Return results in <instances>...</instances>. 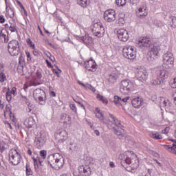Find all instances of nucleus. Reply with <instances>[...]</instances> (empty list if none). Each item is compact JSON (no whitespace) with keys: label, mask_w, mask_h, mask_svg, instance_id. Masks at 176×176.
I'll return each instance as SVG.
<instances>
[{"label":"nucleus","mask_w":176,"mask_h":176,"mask_svg":"<svg viewBox=\"0 0 176 176\" xmlns=\"http://www.w3.org/2000/svg\"><path fill=\"white\" fill-rule=\"evenodd\" d=\"M55 138L58 144H63L67 141L68 138V133L64 129H59L55 134Z\"/></svg>","instance_id":"f8f14e48"},{"label":"nucleus","mask_w":176,"mask_h":176,"mask_svg":"<svg viewBox=\"0 0 176 176\" xmlns=\"http://www.w3.org/2000/svg\"><path fill=\"white\" fill-rule=\"evenodd\" d=\"M122 53L124 57L128 60H134L135 58V51L134 47L131 45H126L122 50Z\"/></svg>","instance_id":"9d476101"},{"label":"nucleus","mask_w":176,"mask_h":176,"mask_svg":"<svg viewBox=\"0 0 176 176\" xmlns=\"http://www.w3.org/2000/svg\"><path fill=\"white\" fill-rule=\"evenodd\" d=\"M59 123L60 126H62L65 129H67V127H69L72 123L71 117L66 113L61 114L59 120Z\"/></svg>","instance_id":"4468645a"},{"label":"nucleus","mask_w":176,"mask_h":176,"mask_svg":"<svg viewBox=\"0 0 176 176\" xmlns=\"http://www.w3.org/2000/svg\"><path fill=\"white\" fill-rule=\"evenodd\" d=\"M160 107L168 109L169 107H171V102L168 100H166L164 98H160Z\"/></svg>","instance_id":"2f4dec72"},{"label":"nucleus","mask_w":176,"mask_h":176,"mask_svg":"<svg viewBox=\"0 0 176 176\" xmlns=\"http://www.w3.org/2000/svg\"><path fill=\"white\" fill-rule=\"evenodd\" d=\"M104 19L107 23H113L116 20V12L113 10H109L104 12Z\"/></svg>","instance_id":"dca6fc26"},{"label":"nucleus","mask_w":176,"mask_h":176,"mask_svg":"<svg viewBox=\"0 0 176 176\" xmlns=\"http://www.w3.org/2000/svg\"><path fill=\"white\" fill-rule=\"evenodd\" d=\"M18 72H19L20 74H23V67H19L18 68Z\"/></svg>","instance_id":"338daca9"},{"label":"nucleus","mask_w":176,"mask_h":176,"mask_svg":"<svg viewBox=\"0 0 176 176\" xmlns=\"http://www.w3.org/2000/svg\"><path fill=\"white\" fill-rule=\"evenodd\" d=\"M131 104L134 108H141L144 105V100L140 97L132 98Z\"/></svg>","instance_id":"b1692460"},{"label":"nucleus","mask_w":176,"mask_h":176,"mask_svg":"<svg viewBox=\"0 0 176 176\" xmlns=\"http://www.w3.org/2000/svg\"><path fill=\"white\" fill-rule=\"evenodd\" d=\"M34 109V104L29 103L28 104V108L26 109L27 112H31Z\"/></svg>","instance_id":"a18cd8bd"},{"label":"nucleus","mask_w":176,"mask_h":176,"mask_svg":"<svg viewBox=\"0 0 176 176\" xmlns=\"http://www.w3.org/2000/svg\"><path fill=\"white\" fill-rule=\"evenodd\" d=\"M170 131V128L166 127L164 129V130L162 131V134H168V132Z\"/></svg>","instance_id":"3c124183"},{"label":"nucleus","mask_w":176,"mask_h":176,"mask_svg":"<svg viewBox=\"0 0 176 176\" xmlns=\"http://www.w3.org/2000/svg\"><path fill=\"white\" fill-rule=\"evenodd\" d=\"M4 123L8 126V127H9L12 130V124H10V123H9L8 121H5Z\"/></svg>","instance_id":"680f3d73"},{"label":"nucleus","mask_w":176,"mask_h":176,"mask_svg":"<svg viewBox=\"0 0 176 176\" xmlns=\"http://www.w3.org/2000/svg\"><path fill=\"white\" fill-rule=\"evenodd\" d=\"M12 115V110L10 109V104H7L4 111V116H10Z\"/></svg>","instance_id":"c9c22d12"},{"label":"nucleus","mask_w":176,"mask_h":176,"mask_svg":"<svg viewBox=\"0 0 176 176\" xmlns=\"http://www.w3.org/2000/svg\"><path fill=\"white\" fill-rule=\"evenodd\" d=\"M119 78V75L116 73H111L108 78V80L109 83H111V85H113L116 83V81Z\"/></svg>","instance_id":"c85d7f7f"},{"label":"nucleus","mask_w":176,"mask_h":176,"mask_svg":"<svg viewBox=\"0 0 176 176\" xmlns=\"http://www.w3.org/2000/svg\"><path fill=\"white\" fill-rule=\"evenodd\" d=\"M8 53L10 56L14 57L15 56H19L20 54V44L16 40H12L8 43Z\"/></svg>","instance_id":"423d86ee"},{"label":"nucleus","mask_w":176,"mask_h":176,"mask_svg":"<svg viewBox=\"0 0 176 176\" xmlns=\"http://www.w3.org/2000/svg\"><path fill=\"white\" fill-rule=\"evenodd\" d=\"M139 45L140 47H149L152 45V41L148 37H143L139 40Z\"/></svg>","instance_id":"5701e85b"},{"label":"nucleus","mask_w":176,"mask_h":176,"mask_svg":"<svg viewBox=\"0 0 176 176\" xmlns=\"http://www.w3.org/2000/svg\"><path fill=\"white\" fill-rule=\"evenodd\" d=\"M0 82L1 83H3L5 80H6V74L3 73V72H0Z\"/></svg>","instance_id":"58836bf2"},{"label":"nucleus","mask_w":176,"mask_h":176,"mask_svg":"<svg viewBox=\"0 0 176 176\" xmlns=\"http://www.w3.org/2000/svg\"><path fill=\"white\" fill-rule=\"evenodd\" d=\"M26 42L32 49H35V44L30 38H27Z\"/></svg>","instance_id":"37998d69"},{"label":"nucleus","mask_w":176,"mask_h":176,"mask_svg":"<svg viewBox=\"0 0 176 176\" xmlns=\"http://www.w3.org/2000/svg\"><path fill=\"white\" fill-rule=\"evenodd\" d=\"M5 3L6 5V16L10 17V19H13V17H14V12L13 11V10H12L10 6H9L8 5V1L7 0H5Z\"/></svg>","instance_id":"bb28decb"},{"label":"nucleus","mask_w":176,"mask_h":176,"mask_svg":"<svg viewBox=\"0 0 176 176\" xmlns=\"http://www.w3.org/2000/svg\"><path fill=\"white\" fill-rule=\"evenodd\" d=\"M109 116L113 120L114 124L116 126V127L113 126V123L112 122L109 124V126H107V127L113 129L114 133L116 135H118V138H124L126 135L124 134V130L123 129L124 126H122L120 121L118 120V118H116L113 114L109 113Z\"/></svg>","instance_id":"f03ea898"},{"label":"nucleus","mask_w":176,"mask_h":176,"mask_svg":"<svg viewBox=\"0 0 176 176\" xmlns=\"http://www.w3.org/2000/svg\"><path fill=\"white\" fill-rule=\"evenodd\" d=\"M134 90V83L129 80H123L120 83V91L122 94H129Z\"/></svg>","instance_id":"39448f33"},{"label":"nucleus","mask_w":176,"mask_h":176,"mask_svg":"<svg viewBox=\"0 0 176 176\" xmlns=\"http://www.w3.org/2000/svg\"><path fill=\"white\" fill-rule=\"evenodd\" d=\"M168 78V72L167 70L162 69L156 72V74L153 75L151 80V83L156 86L157 85H162L164 79Z\"/></svg>","instance_id":"20e7f679"},{"label":"nucleus","mask_w":176,"mask_h":176,"mask_svg":"<svg viewBox=\"0 0 176 176\" xmlns=\"http://www.w3.org/2000/svg\"><path fill=\"white\" fill-rule=\"evenodd\" d=\"M70 108L72 110H73L75 112V113H76V106L75 104H71Z\"/></svg>","instance_id":"6e6d98bb"},{"label":"nucleus","mask_w":176,"mask_h":176,"mask_svg":"<svg viewBox=\"0 0 176 176\" xmlns=\"http://www.w3.org/2000/svg\"><path fill=\"white\" fill-rule=\"evenodd\" d=\"M6 98H7V101H8V102H10V101H12V93L7 92Z\"/></svg>","instance_id":"de8ad7c7"},{"label":"nucleus","mask_w":176,"mask_h":176,"mask_svg":"<svg viewBox=\"0 0 176 176\" xmlns=\"http://www.w3.org/2000/svg\"><path fill=\"white\" fill-rule=\"evenodd\" d=\"M27 175H32V170L28 164L25 166Z\"/></svg>","instance_id":"c03bdc74"},{"label":"nucleus","mask_w":176,"mask_h":176,"mask_svg":"<svg viewBox=\"0 0 176 176\" xmlns=\"http://www.w3.org/2000/svg\"><path fill=\"white\" fill-rule=\"evenodd\" d=\"M129 100H130V97H129V96L124 98H121V104L122 102H127V101H129Z\"/></svg>","instance_id":"5fc2aeb1"},{"label":"nucleus","mask_w":176,"mask_h":176,"mask_svg":"<svg viewBox=\"0 0 176 176\" xmlns=\"http://www.w3.org/2000/svg\"><path fill=\"white\" fill-rule=\"evenodd\" d=\"M10 119H11L12 122H15L16 121V118H14V115H10L9 116Z\"/></svg>","instance_id":"e2e57ef3"},{"label":"nucleus","mask_w":176,"mask_h":176,"mask_svg":"<svg viewBox=\"0 0 176 176\" xmlns=\"http://www.w3.org/2000/svg\"><path fill=\"white\" fill-rule=\"evenodd\" d=\"M16 91H17V89L16 87H12L11 89V94H13V96H16Z\"/></svg>","instance_id":"4d7b16f0"},{"label":"nucleus","mask_w":176,"mask_h":176,"mask_svg":"<svg viewBox=\"0 0 176 176\" xmlns=\"http://www.w3.org/2000/svg\"><path fill=\"white\" fill-rule=\"evenodd\" d=\"M6 30L9 29L11 32H17V24L14 22H10L4 25Z\"/></svg>","instance_id":"a878e982"},{"label":"nucleus","mask_w":176,"mask_h":176,"mask_svg":"<svg viewBox=\"0 0 176 176\" xmlns=\"http://www.w3.org/2000/svg\"><path fill=\"white\" fill-rule=\"evenodd\" d=\"M40 156H41V157L43 159H46V151H40Z\"/></svg>","instance_id":"09e8293b"},{"label":"nucleus","mask_w":176,"mask_h":176,"mask_svg":"<svg viewBox=\"0 0 176 176\" xmlns=\"http://www.w3.org/2000/svg\"><path fill=\"white\" fill-rule=\"evenodd\" d=\"M23 101H25L27 105H28V104H30V100H28V98H27V97L25 96L23 97Z\"/></svg>","instance_id":"052dcab7"},{"label":"nucleus","mask_w":176,"mask_h":176,"mask_svg":"<svg viewBox=\"0 0 176 176\" xmlns=\"http://www.w3.org/2000/svg\"><path fill=\"white\" fill-rule=\"evenodd\" d=\"M125 23L124 19H118V24L120 25H123Z\"/></svg>","instance_id":"864d4df0"},{"label":"nucleus","mask_w":176,"mask_h":176,"mask_svg":"<svg viewBox=\"0 0 176 176\" xmlns=\"http://www.w3.org/2000/svg\"><path fill=\"white\" fill-rule=\"evenodd\" d=\"M25 54H26V57L28 58V61H31L32 58H31V54L30 53V52H26Z\"/></svg>","instance_id":"603ef678"},{"label":"nucleus","mask_w":176,"mask_h":176,"mask_svg":"<svg viewBox=\"0 0 176 176\" xmlns=\"http://www.w3.org/2000/svg\"><path fill=\"white\" fill-rule=\"evenodd\" d=\"M86 69L91 71V72H95L96 68V62L93 60H87L85 63Z\"/></svg>","instance_id":"393cba45"},{"label":"nucleus","mask_w":176,"mask_h":176,"mask_svg":"<svg viewBox=\"0 0 176 176\" xmlns=\"http://www.w3.org/2000/svg\"><path fill=\"white\" fill-rule=\"evenodd\" d=\"M34 166H38V163H40V164H42V162H41V158L39 157H37L36 158L33 157L32 158Z\"/></svg>","instance_id":"a19ab883"},{"label":"nucleus","mask_w":176,"mask_h":176,"mask_svg":"<svg viewBox=\"0 0 176 176\" xmlns=\"http://www.w3.org/2000/svg\"><path fill=\"white\" fill-rule=\"evenodd\" d=\"M24 124L26 126V127L30 129L35 124V120H34L32 117H29L25 120Z\"/></svg>","instance_id":"7c9ffc66"},{"label":"nucleus","mask_w":176,"mask_h":176,"mask_svg":"<svg viewBox=\"0 0 176 176\" xmlns=\"http://www.w3.org/2000/svg\"><path fill=\"white\" fill-rule=\"evenodd\" d=\"M116 3L118 6H124L126 0H116Z\"/></svg>","instance_id":"ea45409f"},{"label":"nucleus","mask_w":176,"mask_h":176,"mask_svg":"<svg viewBox=\"0 0 176 176\" xmlns=\"http://www.w3.org/2000/svg\"><path fill=\"white\" fill-rule=\"evenodd\" d=\"M160 50L162 49L157 45H151L150 51L147 54V60L150 63L152 61H155L159 57V54L160 53Z\"/></svg>","instance_id":"0eeeda50"},{"label":"nucleus","mask_w":176,"mask_h":176,"mask_svg":"<svg viewBox=\"0 0 176 176\" xmlns=\"http://www.w3.org/2000/svg\"><path fill=\"white\" fill-rule=\"evenodd\" d=\"M78 104L81 107V108H83V109H86V107H85V104L80 102H77Z\"/></svg>","instance_id":"0e129e2a"},{"label":"nucleus","mask_w":176,"mask_h":176,"mask_svg":"<svg viewBox=\"0 0 176 176\" xmlns=\"http://www.w3.org/2000/svg\"><path fill=\"white\" fill-rule=\"evenodd\" d=\"M78 176H89L91 175V168L89 166H80L78 167Z\"/></svg>","instance_id":"6ab92c4d"},{"label":"nucleus","mask_w":176,"mask_h":176,"mask_svg":"<svg viewBox=\"0 0 176 176\" xmlns=\"http://www.w3.org/2000/svg\"><path fill=\"white\" fill-rule=\"evenodd\" d=\"M78 85H80L81 86H82V87H85V89L86 84L85 85V84H83V82H82L80 81H78Z\"/></svg>","instance_id":"774afa93"},{"label":"nucleus","mask_w":176,"mask_h":176,"mask_svg":"<svg viewBox=\"0 0 176 176\" xmlns=\"http://www.w3.org/2000/svg\"><path fill=\"white\" fill-rule=\"evenodd\" d=\"M119 19H124V13L123 12H120L118 14Z\"/></svg>","instance_id":"bf43d9fd"},{"label":"nucleus","mask_w":176,"mask_h":176,"mask_svg":"<svg viewBox=\"0 0 176 176\" xmlns=\"http://www.w3.org/2000/svg\"><path fill=\"white\" fill-rule=\"evenodd\" d=\"M33 97L41 105L46 104V94L41 89H36L33 91Z\"/></svg>","instance_id":"6e6552de"},{"label":"nucleus","mask_w":176,"mask_h":176,"mask_svg":"<svg viewBox=\"0 0 176 176\" xmlns=\"http://www.w3.org/2000/svg\"><path fill=\"white\" fill-rule=\"evenodd\" d=\"M53 72L54 74H56L57 75L58 78H60V74H58V72H57V70L54 69Z\"/></svg>","instance_id":"69168bd1"},{"label":"nucleus","mask_w":176,"mask_h":176,"mask_svg":"<svg viewBox=\"0 0 176 176\" xmlns=\"http://www.w3.org/2000/svg\"><path fill=\"white\" fill-rule=\"evenodd\" d=\"M21 155L17 152V150L12 148L9 152V161L14 166H17L20 163Z\"/></svg>","instance_id":"1a4fd4ad"},{"label":"nucleus","mask_w":176,"mask_h":176,"mask_svg":"<svg viewBox=\"0 0 176 176\" xmlns=\"http://www.w3.org/2000/svg\"><path fill=\"white\" fill-rule=\"evenodd\" d=\"M85 89L87 90H91V91H93L94 93L96 91V88H94L91 85L87 83Z\"/></svg>","instance_id":"79ce46f5"},{"label":"nucleus","mask_w":176,"mask_h":176,"mask_svg":"<svg viewBox=\"0 0 176 176\" xmlns=\"http://www.w3.org/2000/svg\"><path fill=\"white\" fill-rule=\"evenodd\" d=\"M170 19H171V21L170 22V27H172V28H176V16H173Z\"/></svg>","instance_id":"4c0bfd02"},{"label":"nucleus","mask_w":176,"mask_h":176,"mask_svg":"<svg viewBox=\"0 0 176 176\" xmlns=\"http://www.w3.org/2000/svg\"><path fill=\"white\" fill-rule=\"evenodd\" d=\"M96 98L102 102V104H105L106 105L108 104V99L107 98L104 97L101 94H98L96 96Z\"/></svg>","instance_id":"473e14b6"},{"label":"nucleus","mask_w":176,"mask_h":176,"mask_svg":"<svg viewBox=\"0 0 176 176\" xmlns=\"http://www.w3.org/2000/svg\"><path fill=\"white\" fill-rule=\"evenodd\" d=\"M80 41L83 43H85V45H90V43L93 42V39L89 34H85V36L80 37Z\"/></svg>","instance_id":"c756f323"},{"label":"nucleus","mask_w":176,"mask_h":176,"mask_svg":"<svg viewBox=\"0 0 176 176\" xmlns=\"http://www.w3.org/2000/svg\"><path fill=\"white\" fill-rule=\"evenodd\" d=\"M163 63L168 67H173L174 65V56L171 52H167L164 54Z\"/></svg>","instance_id":"2eb2a0df"},{"label":"nucleus","mask_w":176,"mask_h":176,"mask_svg":"<svg viewBox=\"0 0 176 176\" xmlns=\"http://www.w3.org/2000/svg\"><path fill=\"white\" fill-rule=\"evenodd\" d=\"M121 163L131 164L133 170H135V168H138V166L140 164V162L138 161L137 155L129 151L124 153V157L122 159Z\"/></svg>","instance_id":"7ed1b4c3"},{"label":"nucleus","mask_w":176,"mask_h":176,"mask_svg":"<svg viewBox=\"0 0 176 176\" xmlns=\"http://www.w3.org/2000/svg\"><path fill=\"white\" fill-rule=\"evenodd\" d=\"M113 102L115 105H116L117 107L122 106V98L118 96H115Z\"/></svg>","instance_id":"72a5a7b5"},{"label":"nucleus","mask_w":176,"mask_h":176,"mask_svg":"<svg viewBox=\"0 0 176 176\" xmlns=\"http://www.w3.org/2000/svg\"><path fill=\"white\" fill-rule=\"evenodd\" d=\"M95 115H96V117L100 120V123H103V124H105L106 126H109V124H111V121L108 119H105V117L104 116V113H102L100 109L96 108Z\"/></svg>","instance_id":"f3484780"},{"label":"nucleus","mask_w":176,"mask_h":176,"mask_svg":"<svg viewBox=\"0 0 176 176\" xmlns=\"http://www.w3.org/2000/svg\"><path fill=\"white\" fill-rule=\"evenodd\" d=\"M138 14L140 17H146L148 10H146V3H142L138 8Z\"/></svg>","instance_id":"4be33fe9"},{"label":"nucleus","mask_w":176,"mask_h":176,"mask_svg":"<svg viewBox=\"0 0 176 176\" xmlns=\"http://www.w3.org/2000/svg\"><path fill=\"white\" fill-rule=\"evenodd\" d=\"M129 2L131 3V5H135V6H137L138 2H140V0H129Z\"/></svg>","instance_id":"8fccbe9b"},{"label":"nucleus","mask_w":176,"mask_h":176,"mask_svg":"<svg viewBox=\"0 0 176 176\" xmlns=\"http://www.w3.org/2000/svg\"><path fill=\"white\" fill-rule=\"evenodd\" d=\"M45 142H46V141L45 140V138L42 137V134L37 135L35 137L34 143L38 149H41L42 146L45 145Z\"/></svg>","instance_id":"412c9836"},{"label":"nucleus","mask_w":176,"mask_h":176,"mask_svg":"<svg viewBox=\"0 0 176 176\" xmlns=\"http://www.w3.org/2000/svg\"><path fill=\"white\" fill-rule=\"evenodd\" d=\"M32 78H33L30 82V86H38L41 84L38 80H41L42 79V72L39 70H36L35 72V75L32 74Z\"/></svg>","instance_id":"a211bd4d"},{"label":"nucleus","mask_w":176,"mask_h":176,"mask_svg":"<svg viewBox=\"0 0 176 176\" xmlns=\"http://www.w3.org/2000/svg\"><path fill=\"white\" fill-rule=\"evenodd\" d=\"M117 36L120 41L126 42L127 39H129V32L124 29H120L117 32Z\"/></svg>","instance_id":"aec40b11"},{"label":"nucleus","mask_w":176,"mask_h":176,"mask_svg":"<svg viewBox=\"0 0 176 176\" xmlns=\"http://www.w3.org/2000/svg\"><path fill=\"white\" fill-rule=\"evenodd\" d=\"M135 78L140 82H146L148 79V72L145 69L139 68L136 69Z\"/></svg>","instance_id":"ddd939ff"},{"label":"nucleus","mask_w":176,"mask_h":176,"mask_svg":"<svg viewBox=\"0 0 176 176\" xmlns=\"http://www.w3.org/2000/svg\"><path fill=\"white\" fill-rule=\"evenodd\" d=\"M0 37L1 39H4V43H8L9 42V33L6 30L3 29L1 30Z\"/></svg>","instance_id":"cd10ccee"},{"label":"nucleus","mask_w":176,"mask_h":176,"mask_svg":"<svg viewBox=\"0 0 176 176\" xmlns=\"http://www.w3.org/2000/svg\"><path fill=\"white\" fill-rule=\"evenodd\" d=\"M92 32L94 35L98 38H101V36H103L104 34L105 33V29L104 28V26H102V23L100 22L94 23Z\"/></svg>","instance_id":"9b49d317"},{"label":"nucleus","mask_w":176,"mask_h":176,"mask_svg":"<svg viewBox=\"0 0 176 176\" xmlns=\"http://www.w3.org/2000/svg\"><path fill=\"white\" fill-rule=\"evenodd\" d=\"M33 54L34 56H38L41 55V52H39V50L36 49L34 47V49H33Z\"/></svg>","instance_id":"49530a36"},{"label":"nucleus","mask_w":176,"mask_h":176,"mask_svg":"<svg viewBox=\"0 0 176 176\" xmlns=\"http://www.w3.org/2000/svg\"><path fill=\"white\" fill-rule=\"evenodd\" d=\"M47 162L54 170H60L64 166V158L58 153L49 155Z\"/></svg>","instance_id":"f257e3e1"},{"label":"nucleus","mask_w":176,"mask_h":176,"mask_svg":"<svg viewBox=\"0 0 176 176\" xmlns=\"http://www.w3.org/2000/svg\"><path fill=\"white\" fill-rule=\"evenodd\" d=\"M150 137L151 138H153L154 140H162V135H160V133L159 132L151 133Z\"/></svg>","instance_id":"f704fd0d"},{"label":"nucleus","mask_w":176,"mask_h":176,"mask_svg":"<svg viewBox=\"0 0 176 176\" xmlns=\"http://www.w3.org/2000/svg\"><path fill=\"white\" fill-rule=\"evenodd\" d=\"M78 5H80L82 8H87L89 6V0H78Z\"/></svg>","instance_id":"e433bc0d"},{"label":"nucleus","mask_w":176,"mask_h":176,"mask_svg":"<svg viewBox=\"0 0 176 176\" xmlns=\"http://www.w3.org/2000/svg\"><path fill=\"white\" fill-rule=\"evenodd\" d=\"M0 23L1 24H3V23H5V16H3V15L0 16Z\"/></svg>","instance_id":"13d9d810"}]
</instances>
